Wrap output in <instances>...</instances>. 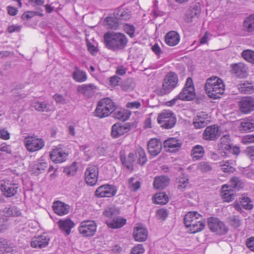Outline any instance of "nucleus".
I'll list each match as a JSON object with an SVG mask.
<instances>
[{"label":"nucleus","instance_id":"nucleus-38","mask_svg":"<svg viewBox=\"0 0 254 254\" xmlns=\"http://www.w3.org/2000/svg\"><path fill=\"white\" fill-rule=\"evenodd\" d=\"M95 88V86L92 84H83L77 87V91L85 96H88Z\"/></svg>","mask_w":254,"mask_h":254},{"label":"nucleus","instance_id":"nucleus-47","mask_svg":"<svg viewBox=\"0 0 254 254\" xmlns=\"http://www.w3.org/2000/svg\"><path fill=\"white\" fill-rule=\"evenodd\" d=\"M230 187L236 190H239L244 187L243 183L238 177H233L230 181Z\"/></svg>","mask_w":254,"mask_h":254},{"label":"nucleus","instance_id":"nucleus-54","mask_svg":"<svg viewBox=\"0 0 254 254\" xmlns=\"http://www.w3.org/2000/svg\"><path fill=\"white\" fill-rule=\"evenodd\" d=\"M137 151L139 155L138 162L139 164L143 165L146 163L147 161V157L145 152L144 149L141 147L138 148Z\"/></svg>","mask_w":254,"mask_h":254},{"label":"nucleus","instance_id":"nucleus-53","mask_svg":"<svg viewBox=\"0 0 254 254\" xmlns=\"http://www.w3.org/2000/svg\"><path fill=\"white\" fill-rule=\"evenodd\" d=\"M123 28L125 32L130 37L132 38L134 37L135 28L133 25L129 24H123Z\"/></svg>","mask_w":254,"mask_h":254},{"label":"nucleus","instance_id":"nucleus-25","mask_svg":"<svg viewBox=\"0 0 254 254\" xmlns=\"http://www.w3.org/2000/svg\"><path fill=\"white\" fill-rule=\"evenodd\" d=\"M232 71L238 77L244 78L247 75V67L242 63L231 65Z\"/></svg>","mask_w":254,"mask_h":254},{"label":"nucleus","instance_id":"nucleus-49","mask_svg":"<svg viewBox=\"0 0 254 254\" xmlns=\"http://www.w3.org/2000/svg\"><path fill=\"white\" fill-rule=\"evenodd\" d=\"M199 13L197 7H194L192 9L188 11L186 13L185 20L187 23H191L193 21L194 17Z\"/></svg>","mask_w":254,"mask_h":254},{"label":"nucleus","instance_id":"nucleus-41","mask_svg":"<svg viewBox=\"0 0 254 254\" xmlns=\"http://www.w3.org/2000/svg\"><path fill=\"white\" fill-rule=\"evenodd\" d=\"M197 169L203 174L209 173L212 171V167L208 162L201 161L198 163Z\"/></svg>","mask_w":254,"mask_h":254},{"label":"nucleus","instance_id":"nucleus-12","mask_svg":"<svg viewBox=\"0 0 254 254\" xmlns=\"http://www.w3.org/2000/svg\"><path fill=\"white\" fill-rule=\"evenodd\" d=\"M117 190L112 185L106 184L98 187L95 194L97 197H112L116 194Z\"/></svg>","mask_w":254,"mask_h":254},{"label":"nucleus","instance_id":"nucleus-52","mask_svg":"<svg viewBox=\"0 0 254 254\" xmlns=\"http://www.w3.org/2000/svg\"><path fill=\"white\" fill-rule=\"evenodd\" d=\"M228 222L229 224L234 228L240 226L242 224L241 220L239 216L233 215L228 218Z\"/></svg>","mask_w":254,"mask_h":254},{"label":"nucleus","instance_id":"nucleus-45","mask_svg":"<svg viewBox=\"0 0 254 254\" xmlns=\"http://www.w3.org/2000/svg\"><path fill=\"white\" fill-rule=\"evenodd\" d=\"M177 188L181 191H184L189 186V179L184 176H180L177 179Z\"/></svg>","mask_w":254,"mask_h":254},{"label":"nucleus","instance_id":"nucleus-32","mask_svg":"<svg viewBox=\"0 0 254 254\" xmlns=\"http://www.w3.org/2000/svg\"><path fill=\"white\" fill-rule=\"evenodd\" d=\"M229 187L227 185H223L221 188V195L223 200L230 202L235 199V194L231 190V189L228 190Z\"/></svg>","mask_w":254,"mask_h":254},{"label":"nucleus","instance_id":"nucleus-39","mask_svg":"<svg viewBox=\"0 0 254 254\" xmlns=\"http://www.w3.org/2000/svg\"><path fill=\"white\" fill-rule=\"evenodd\" d=\"M204 153V150L201 145H196L194 146L191 150V155L193 156L192 158L197 160L201 158Z\"/></svg>","mask_w":254,"mask_h":254},{"label":"nucleus","instance_id":"nucleus-40","mask_svg":"<svg viewBox=\"0 0 254 254\" xmlns=\"http://www.w3.org/2000/svg\"><path fill=\"white\" fill-rule=\"evenodd\" d=\"M103 214L108 217L109 219H111L119 214V210L114 206L107 207L103 212Z\"/></svg>","mask_w":254,"mask_h":254},{"label":"nucleus","instance_id":"nucleus-33","mask_svg":"<svg viewBox=\"0 0 254 254\" xmlns=\"http://www.w3.org/2000/svg\"><path fill=\"white\" fill-rule=\"evenodd\" d=\"M239 91L243 94H251L254 92L253 84L248 81H244L237 85Z\"/></svg>","mask_w":254,"mask_h":254},{"label":"nucleus","instance_id":"nucleus-7","mask_svg":"<svg viewBox=\"0 0 254 254\" xmlns=\"http://www.w3.org/2000/svg\"><path fill=\"white\" fill-rule=\"evenodd\" d=\"M207 223L210 231L216 234L224 235L228 231V228L224 223L217 218H209Z\"/></svg>","mask_w":254,"mask_h":254},{"label":"nucleus","instance_id":"nucleus-24","mask_svg":"<svg viewBox=\"0 0 254 254\" xmlns=\"http://www.w3.org/2000/svg\"><path fill=\"white\" fill-rule=\"evenodd\" d=\"M15 246L7 239L0 237V254H6L14 251Z\"/></svg>","mask_w":254,"mask_h":254},{"label":"nucleus","instance_id":"nucleus-48","mask_svg":"<svg viewBox=\"0 0 254 254\" xmlns=\"http://www.w3.org/2000/svg\"><path fill=\"white\" fill-rule=\"evenodd\" d=\"M201 116H197L193 121V125L194 127L198 128H200L206 126L208 120H205Z\"/></svg>","mask_w":254,"mask_h":254},{"label":"nucleus","instance_id":"nucleus-44","mask_svg":"<svg viewBox=\"0 0 254 254\" xmlns=\"http://www.w3.org/2000/svg\"><path fill=\"white\" fill-rule=\"evenodd\" d=\"M154 203L160 204H165L169 200L167 195L164 192H160L156 193L154 196Z\"/></svg>","mask_w":254,"mask_h":254},{"label":"nucleus","instance_id":"nucleus-20","mask_svg":"<svg viewBox=\"0 0 254 254\" xmlns=\"http://www.w3.org/2000/svg\"><path fill=\"white\" fill-rule=\"evenodd\" d=\"M53 210L55 213L63 216L68 214L70 210V206L60 200L55 201L53 203Z\"/></svg>","mask_w":254,"mask_h":254},{"label":"nucleus","instance_id":"nucleus-8","mask_svg":"<svg viewBox=\"0 0 254 254\" xmlns=\"http://www.w3.org/2000/svg\"><path fill=\"white\" fill-rule=\"evenodd\" d=\"M24 144L30 152H34L42 149L44 146V141L37 136H29L25 138Z\"/></svg>","mask_w":254,"mask_h":254},{"label":"nucleus","instance_id":"nucleus-35","mask_svg":"<svg viewBox=\"0 0 254 254\" xmlns=\"http://www.w3.org/2000/svg\"><path fill=\"white\" fill-rule=\"evenodd\" d=\"M105 25L107 28L116 30L120 25V22L117 17L113 16L107 17L104 20Z\"/></svg>","mask_w":254,"mask_h":254},{"label":"nucleus","instance_id":"nucleus-59","mask_svg":"<svg viewBox=\"0 0 254 254\" xmlns=\"http://www.w3.org/2000/svg\"><path fill=\"white\" fill-rule=\"evenodd\" d=\"M144 251L143 245L138 244L132 249L131 254H143Z\"/></svg>","mask_w":254,"mask_h":254},{"label":"nucleus","instance_id":"nucleus-6","mask_svg":"<svg viewBox=\"0 0 254 254\" xmlns=\"http://www.w3.org/2000/svg\"><path fill=\"white\" fill-rule=\"evenodd\" d=\"M195 97V93L192 80L190 77L187 78L185 87L177 96V98L186 101H191Z\"/></svg>","mask_w":254,"mask_h":254},{"label":"nucleus","instance_id":"nucleus-22","mask_svg":"<svg viewBox=\"0 0 254 254\" xmlns=\"http://www.w3.org/2000/svg\"><path fill=\"white\" fill-rule=\"evenodd\" d=\"M202 216L196 211L189 212L185 216L184 223L186 227L189 228L191 224H194L200 222Z\"/></svg>","mask_w":254,"mask_h":254},{"label":"nucleus","instance_id":"nucleus-17","mask_svg":"<svg viewBox=\"0 0 254 254\" xmlns=\"http://www.w3.org/2000/svg\"><path fill=\"white\" fill-rule=\"evenodd\" d=\"M50 241L49 237L46 234L34 237L31 242V246L34 248L42 249L48 246Z\"/></svg>","mask_w":254,"mask_h":254},{"label":"nucleus","instance_id":"nucleus-4","mask_svg":"<svg viewBox=\"0 0 254 254\" xmlns=\"http://www.w3.org/2000/svg\"><path fill=\"white\" fill-rule=\"evenodd\" d=\"M178 78L177 74L170 72L165 76L162 87L157 90V94L163 96L170 93L177 86Z\"/></svg>","mask_w":254,"mask_h":254},{"label":"nucleus","instance_id":"nucleus-21","mask_svg":"<svg viewBox=\"0 0 254 254\" xmlns=\"http://www.w3.org/2000/svg\"><path fill=\"white\" fill-rule=\"evenodd\" d=\"M181 145V141L174 137L165 140L163 143V146L166 151L170 152H174L178 151Z\"/></svg>","mask_w":254,"mask_h":254},{"label":"nucleus","instance_id":"nucleus-5","mask_svg":"<svg viewBox=\"0 0 254 254\" xmlns=\"http://www.w3.org/2000/svg\"><path fill=\"white\" fill-rule=\"evenodd\" d=\"M157 121L161 127L170 129L175 125L177 119L173 112L170 110H163L158 115Z\"/></svg>","mask_w":254,"mask_h":254},{"label":"nucleus","instance_id":"nucleus-46","mask_svg":"<svg viewBox=\"0 0 254 254\" xmlns=\"http://www.w3.org/2000/svg\"><path fill=\"white\" fill-rule=\"evenodd\" d=\"M32 107L39 112H47L50 110L49 105L45 102H34Z\"/></svg>","mask_w":254,"mask_h":254},{"label":"nucleus","instance_id":"nucleus-27","mask_svg":"<svg viewBox=\"0 0 254 254\" xmlns=\"http://www.w3.org/2000/svg\"><path fill=\"white\" fill-rule=\"evenodd\" d=\"M165 43L170 46L177 45L180 41L179 34L175 31H171L167 33L165 36Z\"/></svg>","mask_w":254,"mask_h":254},{"label":"nucleus","instance_id":"nucleus-26","mask_svg":"<svg viewBox=\"0 0 254 254\" xmlns=\"http://www.w3.org/2000/svg\"><path fill=\"white\" fill-rule=\"evenodd\" d=\"M170 183V179L166 176H159L155 177L153 182L154 188L163 190L166 188Z\"/></svg>","mask_w":254,"mask_h":254},{"label":"nucleus","instance_id":"nucleus-42","mask_svg":"<svg viewBox=\"0 0 254 254\" xmlns=\"http://www.w3.org/2000/svg\"><path fill=\"white\" fill-rule=\"evenodd\" d=\"M205 226V221L202 218L200 220V222L196 223L194 224H191V226L189 227L190 231L191 233L195 234L196 233L202 231Z\"/></svg>","mask_w":254,"mask_h":254},{"label":"nucleus","instance_id":"nucleus-23","mask_svg":"<svg viewBox=\"0 0 254 254\" xmlns=\"http://www.w3.org/2000/svg\"><path fill=\"white\" fill-rule=\"evenodd\" d=\"M18 187L15 184H1L0 190L3 195L6 197H9L14 196L17 192Z\"/></svg>","mask_w":254,"mask_h":254},{"label":"nucleus","instance_id":"nucleus-60","mask_svg":"<svg viewBox=\"0 0 254 254\" xmlns=\"http://www.w3.org/2000/svg\"><path fill=\"white\" fill-rule=\"evenodd\" d=\"M39 12L37 11H27L26 12H24L22 15V18L23 20H28L30 18H31L34 16L35 15V14H38Z\"/></svg>","mask_w":254,"mask_h":254},{"label":"nucleus","instance_id":"nucleus-11","mask_svg":"<svg viewBox=\"0 0 254 254\" xmlns=\"http://www.w3.org/2000/svg\"><path fill=\"white\" fill-rule=\"evenodd\" d=\"M233 206L237 211L241 212L242 207L247 210H251L253 208V204L247 194L244 193L240 196L238 200L234 202Z\"/></svg>","mask_w":254,"mask_h":254},{"label":"nucleus","instance_id":"nucleus-61","mask_svg":"<svg viewBox=\"0 0 254 254\" xmlns=\"http://www.w3.org/2000/svg\"><path fill=\"white\" fill-rule=\"evenodd\" d=\"M121 78L118 76L114 75L110 77V85L112 86H115L119 85L121 82Z\"/></svg>","mask_w":254,"mask_h":254},{"label":"nucleus","instance_id":"nucleus-63","mask_svg":"<svg viewBox=\"0 0 254 254\" xmlns=\"http://www.w3.org/2000/svg\"><path fill=\"white\" fill-rule=\"evenodd\" d=\"M243 142L244 143H254V135L253 134H248L242 139Z\"/></svg>","mask_w":254,"mask_h":254},{"label":"nucleus","instance_id":"nucleus-56","mask_svg":"<svg viewBox=\"0 0 254 254\" xmlns=\"http://www.w3.org/2000/svg\"><path fill=\"white\" fill-rule=\"evenodd\" d=\"M254 129V123L249 122H243L241 123L240 130L244 131H252Z\"/></svg>","mask_w":254,"mask_h":254},{"label":"nucleus","instance_id":"nucleus-36","mask_svg":"<svg viewBox=\"0 0 254 254\" xmlns=\"http://www.w3.org/2000/svg\"><path fill=\"white\" fill-rule=\"evenodd\" d=\"M72 77L76 82H83L86 80L87 74L85 72L75 66L74 71L72 73Z\"/></svg>","mask_w":254,"mask_h":254},{"label":"nucleus","instance_id":"nucleus-3","mask_svg":"<svg viewBox=\"0 0 254 254\" xmlns=\"http://www.w3.org/2000/svg\"><path fill=\"white\" fill-rule=\"evenodd\" d=\"M116 107L115 103L110 98L102 99L97 104L95 115L100 118L106 117L115 111Z\"/></svg>","mask_w":254,"mask_h":254},{"label":"nucleus","instance_id":"nucleus-58","mask_svg":"<svg viewBox=\"0 0 254 254\" xmlns=\"http://www.w3.org/2000/svg\"><path fill=\"white\" fill-rule=\"evenodd\" d=\"M232 145L231 144H219V150L225 155L231 152Z\"/></svg>","mask_w":254,"mask_h":254},{"label":"nucleus","instance_id":"nucleus-34","mask_svg":"<svg viewBox=\"0 0 254 254\" xmlns=\"http://www.w3.org/2000/svg\"><path fill=\"white\" fill-rule=\"evenodd\" d=\"M48 167L46 162L38 161L31 167V171L36 175H39L43 173Z\"/></svg>","mask_w":254,"mask_h":254},{"label":"nucleus","instance_id":"nucleus-31","mask_svg":"<svg viewBox=\"0 0 254 254\" xmlns=\"http://www.w3.org/2000/svg\"><path fill=\"white\" fill-rule=\"evenodd\" d=\"M106 223L109 228L118 229L122 227L126 223V220L116 216L111 219H108Z\"/></svg>","mask_w":254,"mask_h":254},{"label":"nucleus","instance_id":"nucleus-1","mask_svg":"<svg viewBox=\"0 0 254 254\" xmlns=\"http://www.w3.org/2000/svg\"><path fill=\"white\" fill-rule=\"evenodd\" d=\"M104 42L107 49L116 52L124 49L127 46L128 40L122 33L109 31L104 34Z\"/></svg>","mask_w":254,"mask_h":254},{"label":"nucleus","instance_id":"nucleus-43","mask_svg":"<svg viewBox=\"0 0 254 254\" xmlns=\"http://www.w3.org/2000/svg\"><path fill=\"white\" fill-rule=\"evenodd\" d=\"M114 117L115 118L122 121H127L130 116V114L127 110H119L114 111Z\"/></svg>","mask_w":254,"mask_h":254},{"label":"nucleus","instance_id":"nucleus-10","mask_svg":"<svg viewBox=\"0 0 254 254\" xmlns=\"http://www.w3.org/2000/svg\"><path fill=\"white\" fill-rule=\"evenodd\" d=\"M99 169L96 166H90L85 172V180L86 183L91 186L95 185L98 178Z\"/></svg>","mask_w":254,"mask_h":254},{"label":"nucleus","instance_id":"nucleus-9","mask_svg":"<svg viewBox=\"0 0 254 254\" xmlns=\"http://www.w3.org/2000/svg\"><path fill=\"white\" fill-rule=\"evenodd\" d=\"M96 224L94 221H85L82 222L79 227L80 234L84 237L93 236L96 231Z\"/></svg>","mask_w":254,"mask_h":254},{"label":"nucleus","instance_id":"nucleus-30","mask_svg":"<svg viewBox=\"0 0 254 254\" xmlns=\"http://www.w3.org/2000/svg\"><path fill=\"white\" fill-rule=\"evenodd\" d=\"M133 236L136 241H145L147 237V231L142 226H137L134 230Z\"/></svg>","mask_w":254,"mask_h":254},{"label":"nucleus","instance_id":"nucleus-28","mask_svg":"<svg viewBox=\"0 0 254 254\" xmlns=\"http://www.w3.org/2000/svg\"><path fill=\"white\" fill-rule=\"evenodd\" d=\"M243 30L248 33L254 34V14H250L243 22Z\"/></svg>","mask_w":254,"mask_h":254},{"label":"nucleus","instance_id":"nucleus-13","mask_svg":"<svg viewBox=\"0 0 254 254\" xmlns=\"http://www.w3.org/2000/svg\"><path fill=\"white\" fill-rule=\"evenodd\" d=\"M240 110L244 114H248L254 110V97H244L239 102Z\"/></svg>","mask_w":254,"mask_h":254},{"label":"nucleus","instance_id":"nucleus-16","mask_svg":"<svg viewBox=\"0 0 254 254\" xmlns=\"http://www.w3.org/2000/svg\"><path fill=\"white\" fill-rule=\"evenodd\" d=\"M68 156V153L61 148H56L50 152L51 159L55 163H61L65 161Z\"/></svg>","mask_w":254,"mask_h":254},{"label":"nucleus","instance_id":"nucleus-15","mask_svg":"<svg viewBox=\"0 0 254 254\" xmlns=\"http://www.w3.org/2000/svg\"><path fill=\"white\" fill-rule=\"evenodd\" d=\"M162 148V142L158 139L151 138L148 142V152L152 156L158 155L161 152Z\"/></svg>","mask_w":254,"mask_h":254},{"label":"nucleus","instance_id":"nucleus-18","mask_svg":"<svg viewBox=\"0 0 254 254\" xmlns=\"http://www.w3.org/2000/svg\"><path fill=\"white\" fill-rule=\"evenodd\" d=\"M130 128V126L127 124H115L112 127L111 135L114 138H118L128 132Z\"/></svg>","mask_w":254,"mask_h":254},{"label":"nucleus","instance_id":"nucleus-19","mask_svg":"<svg viewBox=\"0 0 254 254\" xmlns=\"http://www.w3.org/2000/svg\"><path fill=\"white\" fill-rule=\"evenodd\" d=\"M135 154L133 153H129L127 156H126L125 152L120 153V160L122 165L128 170L132 172L133 170V163L135 159Z\"/></svg>","mask_w":254,"mask_h":254},{"label":"nucleus","instance_id":"nucleus-29","mask_svg":"<svg viewBox=\"0 0 254 254\" xmlns=\"http://www.w3.org/2000/svg\"><path fill=\"white\" fill-rule=\"evenodd\" d=\"M60 229L68 235L71 232V229L74 227V223L70 219L60 220L58 222Z\"/></svg>","mask_w":254,"mask_h":254},{"label":"nucleus","instance_id":"nucleus-57","mask_svg":"<svg viewBox=\"0 0 254 254\" xmlns=\"http://www.w3.org/2000/svg\"><path fill=\"white\" fill-rule=\"evenodd\" d=\"M131 17V12L128 10H123L117 14V18L120 20H127Z\"/></svg>","mask_w":254,"mask_h":254},{"label":"nucleus","instance_id":"nucleus-51","mask_svg":"<svg viewBox=\"0 0 254 254\" xmlns=\"http://www.w3.org/2000/svg\"><path fill=\"white\" fill-rule=\"evenodd\" d=\"M242 57L246 61L254 64V51L250 50H245L241 53Z\"/></svg>","mask_w":254,"mask_h":254},{"label":"nucleus","instance_id":"nucleus-55","mask_svg":"<svg viewBox=\"0 0 254 254\" xmlns=\"http://www.w3.org/2000/svg\"><path fill=\"white\" fill-rule=\"evenodd\" d=\"M77 169L78 167L76 163L73 162L70 166L66 167L64 169V172L67 175L73 176L75 174Z\"/></svg>","mask_w":254,"mask_h":254},{"label":"nucleus","instance_id":"nucleus-14","mask_svg":"<svg viewBox=\"0 0 254 254\" xmlns=\"http://www.w3.org/2000/svg\"><path fill=\"white\" fill-rule=\"evenodd\" d=\"M220 135L219 127L214 125L206 127L203 133V138L207 140H215Z\"/></svg>","mask_w":254,"mask_h":254},{"label":"nucleus","instance_id":"nucleus-64","mask_svg":"<svg viewBox=\"0 0 254 254\" xmlns=\"http://www.w3.org/2000/svg\"><path fill=\"white\" fill-rule=\"evenodd\" d=\"M247 247L251 251L254 252V237H252L247 239L246 242Z\"/></svg>","mask_w":254,"mask_h":254},{"label":"nucleus","instance_id":"nucleus-50","mask_svg":"<svg viewBox=\"0 0 254 254\" xmlns=\"http://www.w3.org/2000/svg\"><path fill=\"white\" fill-rule=\"evenodd\" d=\"M128 187L132 191H135L140 187V183L137 178L131 177L128 181Z\"/></svg>","mask_w":254,"mask_h":254},{"label":"nucleus","instance_id":"nucleus-62","mask_svg":"<svg viewBox=\"0 0 254 254\" xmlns=\"http://www.w3.org/2000/svg\"><path fill=\"white\" fill-rule=\"evenodd\" d=\"M168 214V211L165 209H160L157 212V217L160 219H165L167 217Z\"/></svg>","mask_w":254,"mask_h":254},{"label":"nucleus","instance_id":"nucleus-37","mask_svg":"<svg viewBox=\"0 0 254 254\" xmlns=\"http://www.w3.org/2000/svg\"><path fill=\"white\" fill-rule=\"evenodd\" d=\"M235 161L230 160L226 161L219 162V166L221 167V170L225 173H232L235 170Z\"/></svg>","mask_w":254,"mask_h":254},{"label":"nucleus","instance_id":"nucleus-2","mask_svg":"<svg viewBox=\"0 0 254 254\" xmlns=\"http://www.w3.org/2000/svg\"><path fill=\"white\" fill-rule=\"evenodd\" d=\"M204 88L208 96L214 99L219 98L225 91V84L223 80L215 76L207 79Z\"/></svg>","mask_w":254,"mask_h":254}]
</instances>
